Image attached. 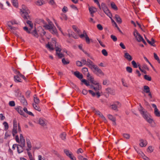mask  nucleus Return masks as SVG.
Returning <instances> with one entry per match:
<instances>
[{"instance_id": "obj_1", "label": "nucleus", "mask_w": 160, "mask_h": 160, "mask_svg": "<svg viewBox=\"0 0 160 160\" xmlns=\"http://www.w3.org/2000/svg\"><path fill=\"white\" fill-rule=\"evenodd\" d=\"M22 9H20L21 15L25 21L27 20H31V17L29 15L30 13L29 10L24 5H22Z\"/></svg>"}, {"instance_id": "obj_2", "label": "nucleus", "mask_w": 160, "mask_h": 160, "mask_svg": "<svg viewBox=\"0 0 160 160\" xmlns=\"http://www.w3.org/2000/svg\"><path fill=\"white\" fill-rule=\"evenodd\" d=\"M142 117L149 123L151 124L153 122V120L147 111L144 108L138 110Z\"/></svg>"}, {"instance_id": "obj_3", "label": "nucleus", "mask_w": 160, "mask_h": 160, "mask_svg": "<svg viewBox=\"0 0 160 160\" xmlns=\"http://www.w3.org/2000/svg\"><path fill=\"white\" fill-rule=\"evenodd\" d=\"M43 27L47 30H49L52 34H56L57 32V30L54 24L51 21L48 22V24H45Z\"/></svg>"}, {"instance_id": "obj_4", "label": "nucleus", "mask_w": 160, "mask_h": 160, "mask_svg": "<svg viewBox=\"0 0 160 160\" xmlns=\"http://www.w3.org/2000/svg\"><path fill=\"white\" fill-rule=\"evenodd\" d=\"M101 9H102L104 12L110 18H111L112 15L106 4L102 2L101 5Z\"/></svg>"}, {"instance_id": "obj_5", "label": "nucleus", "mask_w": 160, "mask_h": 160, "mask_svg": "<svg viewBox=\"0 0 160 160\" xmlns=\"http://www.w3.org/2000/svg\"><path fill=\"white\" fill-rule=\"evenodd\" d=\"M15 73L16 74L14 76V80L16 82H22L20 78H22L24 79H26L25 76L21 74L19 72L15 70Z\"/></svg>"}, {"instance_id": "obj_6", "label": "nucleus", "mask_w": 160, "mask_h": 160, "mask_svg": "<svg viewBox=\"0 0 160 160\" xmlns=\"http://www.w3.org/2000/svg\"><path fill=\"white\" fill-rule=\"evenodd\" d=\"M93 70H92L93 72L98 76H104V73L97 66H95L92 68Z\"/></svg>"}, {"instance_id": "obj_7", "label": "nucleus", "mask_w": 160, "mask_h": 160, "mask_svg": "<svg viewBox=\"0 0 160 160\" xmlns=\"http://www.w3.org/2000/svg\"><path fill=\"white\" fill-rule=\"evenodd\" d=\"M133 35L138 42H141L143 40V38L136 29H135Z\"/></svg>"}, {"instance_id": "obj_8", "label": "nucleus", "mask_w": 160, "mask_h": 160, "mask_svg": "<svg viewBox=\"0 0 160 160\" xmlns=\"http://www.w3.org/2000/svg\"><path fill=\"white\" fill-rule=\"evenodd\" d=\"M64 152L66 155L70 158L71 159L74 160V156H72V153L69 150L67 149H64Z\"/></svg>"}, {"instance_id": "obj_9", "label": "nucleus", "mask_w": 160, "mask_h": 160, "mask_svg": "<svg viewBox=\"0 0 160 160\" xmlns=\"http://www.w3.org/2000/svg\"><path fill=\"white\" fill-rule=\"evenodd\" d=\"M152 107L154 108V113L155 115L157 117H160V112L157 108L156 105L154 104H152Z\"/></svg>"}, {"instance_id": "obj_10", "label": "nucleus", "mask_w": 160, "mask_h": 160, "mask_svg": "<svg viewBox=\"0 0 160 160\" xmlns=\"http://www.w3.org/2000/svg\"><path fill=\"white\" fill-rule=\"evenodd\" d=\"M38 123L42 126L44 127L47 125V121L44 118H40L38 121Z\"/></svg>"}, {"instance_id": "obj_11", "label": "nucleus", "mask_w": 160, "mask_h": 160, "mask_svg": "<svg viewBox=\"0 0 160 160\" xmlns=\"http://www.w3.org/2000/svg\"><path fill=\"white\" fill-rule=\"evenodd\" d=\"M22 107L21 106H18L17 108H16V110L21 115H23L25 117L26 116L25 115V114L23 111Z\"/></svg>"}, {"instance_id": "obj_12", "label": "nucleus", "mask_w": 160, "mask_h": 160, "mask_svg": "<svg viewBox=\"0 0 160 160\" xmlns=\"http://www.w3.org/2000/svg\"><path fill=\"white\" fill-rule=\"evenodd\" d=\"M72 72L76 77L79 79H81L83 77L82 75L78 71H77L74 72L72 71Z\"/></svg>"}, {"instance_id": "obj_13", "label": "nucleus", "mask_w": 160, "mask_h": 160, "mask_svg": "<svg viewBox=\"0 0 160 160\" xmlns=\"http://www.w3.org/2000/svg\"><path fill=\"white\" fill-rule=\"evenodd\" d=\"M124 57L128 61H131L132 59V56L128 53L125 51H124Z\"/></svg>"}, {"instance_id": "obj_14", "label": "nucleus", "mask_w": 160, "mask_h": 160, "mask_svg": "<svg viewBox=\"0 0 160 160\" xmlns=\"http://www.w3.org/2000/svg\"><path fill=\"white\" fill-rule=\"evenodd\" d=\"M87 65L90 67L91 69H92L94 66H95L94 65L93 62L89 59L87 60Z\"/></svg>"}, {"instance_id": "obj_15", "label": "nucleus", "mask_w": 160, "mask_h": 160, "mask_svg": "<svg viewBox=\"0 0 160 160\" xmlns=\"http://www.w3.org/2000/svg\"><path fill=\"white\" fill-rule=\"evenodd\" d=\"M20 141L21 142V144L22 145V146L25 147V139L22 134L20 135Z\"/></svg>"}, {"instance_id": "obj_16", "label": "nucleus", "mask_w": 160, "mask_h": 160, "mask_svg": "<svg viewBox=\"0 0 160 160\" xmlns=\"http://www.w3.org/2000/svg\"><path fill=\"white\" fill-rule=\"evenodd\" d=\"M20 100L23 106H26L27 105V102L23 96H22L20 97Z\"/></svg>"}, {"instance_id": "obj_17", "label": "nucleus", "mask_w": 160, "mask_h": 160, "mask_svg": "<svg viewBox=\"0 0 160 160\" xmlns=\"http://www.w3.org/2000/svg\"><path fill=\"white\" fill-rule=\"evenodd\" d=\"M140 142L139 145L141 147H145L147 144V142L146 140L143 139H141L140 140Z\"/></svg>"}, {"instance_id": "obj_18", "label": "nucleus", "mask_w": 160, "mask_h": 160, "mask_svg": "<svg viewBox=\"0 0 160 160\" xmlns=\"http://www.w3.org/2000/svg\"><path fill=\"white\" fill-rule=\"evenodd\" d=\"M22 145L21 144L20 145H17V148L18 153H20L23 152V148L24 147L22 146Z\"/></svg>"}, {"instance_id": "obj_19", "label": "nucleus", "mask_w": 160, "mask_h": 160, "mask_svg": "<svg viewBox=\"0 0 160 160\" xmlns=\"http://www.w3.org/2000/svg\"><path fill=\"white\" fill-rule=\"evenodd\" d=\"M26 141L27 146L28 148L27 149V151H29L31 150L32 148V145L31 142L29 139H27Z\"/></svg>"}, {"instance_id": "obj_20", "label": "nucleus", "mask_w": 160, "mask_h": 160, "mask_svg": "<svg viewBox=\"0 0 160 160\" xmlns=\"http://www.w3.org/2000/svg\"><path fill=\"white\" fill-rule=\"evenodd\" d=\"M68 36L69 37H72L75 39H78V36L73 32H71V33H68Z\"/></svg>"}, {"instance_id": "obj_21", "label": "nucleus", "mask_w": 160, "mask_h": 160, "mask_svg": "<svg viewBox=\"0 0 160 160\" xmlns=\"http://www.w3.org/2000/svg\"><path fill=\"white\" fill-rule=\"evenodd\" d=\"M95 114L98 115L103 120H106V118L98 110L95 111Z\"/></svg>"}, {"instance_id": "obj_22", "label": "nucleus", "mask_w": 160, "mask_h": 160, "mask_svg": "<svg viewBox=\"0 0 160 160\" xmlns=\"http://www.w3.org/2000/svg\"><path fill=\"white\" fill-rule=\"evenodd\" d=\"M89 10L90 13H94L97 11V8L93 7H89Z\"/></svg>"}, {"instance_id": "obj_23", "label": "nucleus", "mask_w": 160, "mask_h": 160, "mask_svg": "<svg viewBox=\"0 0 160 160\" xmlns=\"http://www.w3.org/2000/svg\"><path fill=\"white\" fill-rule=\"evenodd\" d=\"M34 104H38L40 102L39 99L37 97L36 95L33 96Z\"/></svg>"}, {"instance_id": "obj_24", "label": "nucleus", "mask_w": 160, "mask_h": 160, "mask_svg": "<svg viewBox=\"0 0 160 160\" xmlns=\"http://www.w3.org/2000/svg\"><path fill=\"white\" fill-rule=\"evenodd\" d=\"M106 91L108 93L111 94H114V90L110 88H108L106 89Z\"/></svg>"}, {"instance_id": "obj_25", "label": "nucleus", "mask_w": 160, "mask_h": 160, "mask_svg": "<svg viewBox=\"0 0 160 160\" xmlns=\"http://www.w3.org/2000/svg\"><path fill=\"white\" fill-rule=\"evenodd\" d=\"M115 18L118 23H121L122 22V19L118 15H115Z\"/></svg>"}, {"instance_id": "obj_26", "label": "nucleus", "mask_w": 160, "mask_h": 160, "mask_svg": "<svg viewBox=\"0 0 160 160\" xmlns=\"http://www.w3.org/2000/svg\"><path fill=\"white\" fill-rule=\"evenodd\" d=\"M32 106L36 110L40 111L41 110L40 108L39 107V106L38 105V104H34V103H32Z\"/></svg>"}, {"instance_id": "obj_27", "label": "nucleus", "mask_w": 160, "mask_h": 160, "mask_svg": "<svg viewBox=\"0 0 160 160\" xmlns=\"http://www.w3.org/2000/svg\"><path fill=\"white\" fill-rule=\"evenodd\" d=\"M143 91L146 93H148L150 92L149 87L147 86H144L143 87Z\"/></svg>"}, {"instance_id": "obj_28", "label": "nucleus", "mask_w": 160, "mask_h": 160, "mask_svg": "<svg viewBox=\"0 0 160 160\" xmlns=\"http://www.w3.org/2000/svg\"><path fill=\"white\" fill-rule=\"evenodd\" d=\"M30 20H26L27 23L28 24L30 27V28L32 29L33 28V24L32 22Z\"/></svg>"}, {"instance_id": "obj_29", "label": "nucleus", "mask_w": 160, "mask_h": 160, "mask_svg": "<svg viewBox=\"0 0 160 160\" xmlns=\"http://www.w3.org/2000/svg\"><path fill=\"white\" fill-rule=\"evenodd\" d=\"M87 77L88 78V80L90 81L91 83L93 82L94 80V78H93L92 76H91L90 75L88 72L87 75Z\"/></svg>"}, {"instance_id": "obj_30", "label": "nucleus", "mask_w": 160, "mask_h": 160, "mask_svg": "<svg viewBox=\"0 0 160 160\" xmlns=\"http://www.w3.org/2000/svg\"><path fill=\"white\" fill-rule=\"evenodd\" d=\"M66 134L65 132H63L60 134V136L61 139L64 140L66 139Z\"/></svg>"}, {"instance_id": "obj_31", "label": "nucleus", "mask_w": 160, "mask_h": 160, "mask_svg": "<svg viewBox=\"0 0 160 160\" xmlns=\"http://www.w3.org/2000/svg\"><path fill=\"white\" fill-rule=\"evenodd\" d=\"M101 86L100 85H98L96 86V87H94L93 89L96 92L98 91V90H100L101 89Z\"/></svg>"}, {"instance_id": "obj_32", "label": "nucleus", "mask_w": 160, "mask_h": 160, "mask_svg": "<svg viewBox=\"0 0 160 160\" xmlns=\"http://www.w3.org/2000/svg\"><path fill=\"white\" fill-rule=\"evenodd\" d=\"M43 2L42 0H38L36 2V4L38 6H41L43 4Z\"/></svg>"}, {"instance_id": "obj_33", "label": "nucleus", "mask_w": 160, "mask_h": 160, "mask_svg": "<svg viewBox=\"0 0 160 160\" xmlns=\"http://www.w3.org/2000/svg\"><path fill=\"white\" fill-rule=\"evenodd\" d=\"M111 7L113 9H114V10H117L118 9L117 7L114 2H112L111 3Z\"/></svg>"}, {"instance_id": "obj_34", "label": "nucleus", "mask_w": 160, "mask_h": 160, "mask_svg": "<svg viewBox=\"0 0 160 160\" xmlns=\"http://www.w3.org/2000/svg\"><path fill=\"white\" fill-rule=\"evenodd\" d=\"M12 3L13 4V5L16 7H18V2L17 1V0H11Z\"/></svg>"}, {"instance_id": "obj_35", "label": "nucleus", "mask_w": 160, "mask_h": 160, "mask_svg": "<svg viewBox=\"0 0 160 160\" xmlns=\"http://www.w3.org/2000/svg\"><path fill=\"white\" fill-rule=\"evenodd\" d=\"M15 92L17 93V97H21L22 96L21 95V92L20 91L19 89H17V90H15Z\"/></svg>"}, {"instance_id": "obj_36", "label": "nucleus", "mask_w": 160, "mask_h": 160, "mask_svg": "<svg viewBox=\"0 0 160 160\" xmlns=\"http://www.w3.org/2000/svg\"><path fill=\"white\" fill-rule=\"evenodd\" d=\"M141 154L142 157L143 158V159L145 160H149V159L147 157L145 156L144 154L142 152H141L140 153Z\"/></svg>"}, {"instance_id": "obj_37", "label": "nucleus", "mask_w": 160, "mask_h": 160, "mask_svg": "<svg viewBox=\"0 0 160 160\" xmlns=\"http://www.w3.org/2000/svg\"><path fill=\"white\" fill-rule=\"evenodd\" d=\"M7 24L8 27H9V28H10L12 32L16 29V28L15 27H12L11 25V24H10V22H8Z\"/></svg>"}, {"instance_id": "obj_38", "label": "nucleus", "mask_w": 160, "mask_h": 160, "mask_svg": "<svg viewBox=\"0 0 160 160\" xmlns=\"http://www.w3.org/2000/svg\"><path fill=\"white\" fill-rule=\"evenodd\" d=\"M108 118L112 121H116V119L115 118L113 117L110 114H109L108 115Z\"/></svg>"}, {"instance_id": "obj_39", "label": "nucleus", "mask_w": 160, "mask_h": 160, "mask_svg": "<svg viewBox=\"0 0 160 160\" xmlns=\"http://www.w3.org/2000/svg\"><path fill=\"white\" fill-rule=\"evenodd\" d=\"M154 57L155 58V59L158 62L160 63V60L159 59V58H158V56H157V54L155 53H154Z\"/></svg>"}, {"instance_id": "obj_40", "label": "nucleus", "mask_w": 160, "mask_h": 160, "mask_svg": "<svg viewBox=\"0 0 160 160\" xmlns=\"http://www.w3.org/2000/svg\"><path fill=\"white\" fill-rule=\"evenodd\" d=\"M62 62L63 63L64 65L68 64L69 63V62L68 60H66L63 58L62 59Z\"/></svg>"}, {"instance_id": "obj_41", "label": "nucleus", "mask_w": 160, "mask_h": 160, "mask_svg": "<svg viewBox=\"0 0 160 160\" xmlns=\"http://www.w3.org/2000/svg\"><path fill=\"white\" fill-rule=\"evenodd\" d=\"M71 85L73 88H74L75 89L77 90H79L78 88L74 83L71 82Z\"/></svg>"}, {"instance_id": "obj_42", "label": "nucleus", "mask_w": 160, "mask_h": 160, "mask_svg": "<svg viewBox=\"0 0 160 160\" xmlns=\"http://www.w3.org/2000/svg\"><path fill=\"white\" fill-rule=\"evenodd\" d=\"M123 137L127 139H128L130 138V135L128 133H124L123 134Z\"/></svg>"}, {"instance_id": "obj_43", "label": "nucleus", "mask_w": 160, "mask_h": 160, "mask_svg": "<svg viewBox=\"0 0 160 160\" xmlns=\"http://www.w3.org/2000/svg\"><path fill=\"white\" fill-rule=\"evenodd\" d=\"M144 78L146 80L148 81H151V78L147 75H145L144 76Z\"/></svg>"}, {"instance_id": "obj_44", "label": "nucleus", "mask_w": 160, "mask_h": 160, "mask_svg": "<svg viewBox=\"0 0 160 160\" xmlns=\"http://www.w3.org/2000/svg\"><path fill=\"white\" fill-rule=\"evenodd\" d=\"M3 125H4L5 127V130H7L8 128V123L5 122L3 123Z\"/></svg>"}, {"instance_id": "obj_45", "label": "nucleus", "mask_w": 160, "mask_h": 160, "mask_svg": "<svg viewBox=\"0 0 160 160\" xmlns=\"http://www.w3.org/2000/svg\"><path fill=\"white\" fill-rule=\"evenodd\" d=\"M81 81L87 86H89V85H90L89 82H88L85 79H82L81 80Z\"/></svg>"}, {"instance_id": "obj_46", "label": "nucleus", "mask_w": 160, "mask_h": 160, "mask_svg": "<svg viewBox=\"0 0 160 160\" xmlns=\"http://www.w3.org/2000/svg\"><path fill=\"white\" fill-rule=\"evenodd\" d=\"M127 71L129 73H132V69L130 67H127L126 68Z\"/></svg>"}, {"instance_id": "obj_47", "label": "nucleus", "mask_w": 160, "mask_h": 160, "mask_svg": "<svg viewBox=\"0 0 160 160\" xmlns=\"http://www.w3.org/2000/svg\"><path fill=\"white\" fill-rule=\"evenodd\" d=\"M32 33L36 37L38 38V35L36 31V30L35 29L32 32Z\"/></svg>"}, {"instance_id": "obj_48", "label": "nucleus", "mask_w": 160, "mask_h": 160, "mask_svg": "<svg viewBox=\"0 0 160 160\" xmlns=\"http://www.w3.org/2000/svg\"><path fill=\"white\" fill-rule=\"evenodd\" d=\"M23 28L24 30L26 32H27L28 33H30V31L31 30V29L30 28L29 29H28V27H23Z\"/></svg>"}, {"instance_id": "obj_49", "label": "nucleus", "mask_w": 160, "mask_h": 160, "mask_svg": "<svg viewBox=\"0 0 160 160\" xmlns=\"http://www.w3.org/2000/svg\"><path fill=\"white\" fill-rule=\"evenodd\" d=\"M131 63L134 68H138V66L135 61L133 60L132 62Z\"/></svg>"}, {"instance_id": "obj_50", "label": "nucleus", "mask_w": 160, "mask_h": 160, "mask_svg": "<svg viewBox=\"0 0 160 160\" xmlns=\"http://www.w3.org/2000/svg\"><path fill=\"white\" fill-rule=\"evenodd\" d=\"M9 105L11 107H14L15 106V103L14 101H10L9 103Z\"/></svg>"}, {"instance_id": "obj_51", "label": "nucleus", "mask_w": 160, "mask_h": 160, "mask_svg": "<svg viewBox=\"0 0 160 160\" xmlns=\"http://www.w3.org/2000/svg\"><path fill=\"white\" fill-rule=\"evenodd\" d=\"M46 47L47 48H49L50 50H53L54 49V48H53V46L52 45H51L48 44L47 45Z\"/></svg>"}, {"instance_id": "obj_52", "label": "nucleus", "mask_w": 160, "mask_h": 160, "mask_svg": "<svg viewBox=\"0 0 160 160\" xmlns=\"http://www.w3.org/2000/svg\"><path fill=\"white\" fill-rule=\"evenodd\" d=\"M112 108L114 110H117V106H116V104H113L111 105Z\"/></svg>"}, {"instance_id": "obj_53", "label": "nucleus", "mask_w": 160, "mask_h": 160, "mask_svg": "<svg viewBox=\"0 0 160 160\" xmlns=\"http://www.w3.org/2000/svg\"><path fill=\"white\" fill-rule=\"evenodd\" d=\"M76 64L77 65L78 67H82V62L79 61H76Z\"/></svg>"}, {"instance_id": "obj_54", "label": "nucleus", "mask_w": 160, "mask_h": 160, "mask_svg": "<svg viewBox=\"0 0 160 160\" xmlns=\"http://www.w3.org/2000/svg\"><path fill=\"white\" fill-rule=\"evenodd\" d=\"M102 52L105 56H107L108 55V52L105 49H103L102 51Z\"/></svg>"}, {"instance_id": "obj_55", "label": "nucleus", "mask_w": 160, "mask_h": 160, "mask_svg": "<svg viewBox=\"0 0 160 160\" xmlns=\"http://www.w3.org/2000/svg\"><path fill=\"white\" fill-rule=\"evenodd\" d=\"M111 38L113 40L114 42H116L117 41V37L113 35L111 36Z\"/></svg>"}, {"instance_id": "obj_56", "label": "nucleus", "mask_w": 160, "mask_h": 160, "mask_svg": "<svg viewBox=\"0 0 160 160\" xmlns=\"http://www.w3.org/2000/svg\"><path fill=\"white\" fill-rule=\"evenodd\" d=\"M85 38L87 43L89 44L90 42V40L88 35L85 36Z\"/></svg>"}, {"instance_id": "obj_57", "label": "nucleus", "mask_w": 160, "mask_h": 160, "mask_svg": "<svg viewBox=\"0 0 160 160\" xmlns=\"http://www.w3.org/2000/svg\"><path fill=\"white\" fill-rule=\"evenodd\" d=\"M82 63V65H85L86 64L87 65V61L85 59H82L81 60V61Z\"/></svg>"}, {"instance_id": "obj_58", "label": "nucleus", "mask_w": 160, "mask_h": 160, "mask_svg": "<svg viewBox=\"0 0 160 160\" xmlns=\"http://www.w3.org/2000/svg\"><path fill=\"white\" fill-rule=\"evenodd\" d=\"M102 83L103 85H108L109 83V81L108 80H104Z\"/></svg>"}, {"instance_id": "obj_59", "label": "nucleus", "mask_w": 160, "mask_h": 160, "mask_svg": "<svg viewBox=\"0 0 160 160\" xmlns=\"http://www.w3.org/2000/svg\"><path fill=\"white\" fill-rule=\"evenodd\" d=\"M147 151L148 152L150 151V152H152L153 151V149L152 146H149L148 148Z\"/></svg>"}, {"instance_id": "obj_60", "label": "nucleus", "mask_w": 160, "mask_h": 160, "mask_svg": "<svg viewBox=\"0 0 160 160\" xmlns=\"http://www.w3.org/2000/svg\"><path fill=\"white\" fill-rule=\"evenodd\" d=\"M68 8L66 6H64L62 9V11L64 12H66L68 11Z\"/></svg>"}, {"instance_id": "obj_61", "label": "nucleus", "mask_w": 160, "mask_h": 160, "mask_svg": "<svg viewBox=\"0 0 160 160\" xmlns=\"http://www.w3.org/2000/svg\"><path fill=\"white\" fill-rule=\"evenodd\" d=\"M97 27L98 28V29L100 30H102L103 29L102 27L100 24H98L97 25Z\"/></svg>"}, {"instance_id": "obj_62", "label": "nucleus", "mask_w": 160, "mask_h": 160, "mask_svg": "<svg viewBox=\"0 0 160 160\" xmlns=\"http://www.w3.org/2000/svg\"><path fill=\"white\" fill-rule=\"evenodd\" d=\"M82 71L83 73H85V72H88V69L86 68H82Z\"/></svg>"}, {"instance_id": "obj_63", "label": "nucleus", "mask_w": 160, "mask_h": 160, "mask_svg": "<svg viewBox=\"0 0 160 160\" xmlns=\"http://www.w3.org/2000/svg\"><path fill=\"white\" fill-rule=\"evenodd\" d=\"M56 54L58 55V57L60 58H62V57H63V55L62 54L60 53H58V52H56Z\"/></svg>"}, {"instance_id": "obj_64", "label": "nucleus", "mask_w": 160, "mask_h": 160, "mask_svg": "<svg viewBox=\"0 0 160 160\" xmlns=\"http://www.w3.org/2000/svg\"><path fill=\"white\" fill-rule=\"evenodd\" d=\"M88 92L91 94L92 95L93 97H94L95 96L96 93L95 92H94L92 91L91 90H89Z\"/></svg>"}]
</instances>
